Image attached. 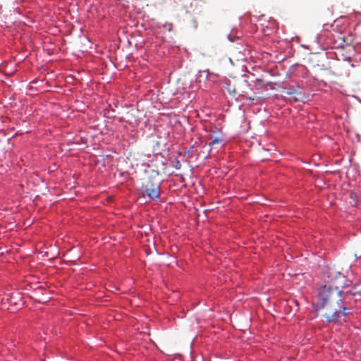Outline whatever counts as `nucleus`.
<instances>
[{"instance_id": "nucleus-1", "label": "nucleus", "mask_w": 361, "mask_h": 361, "mask_svg": "<svg viewBox=\"0 0 361 361\" xmlns=\"http://www.w3.org/2000/svg\"><path fill=\"white\" fill-rule=\"evenodd\" d=\"M355 293L352 290H344L343 288L322 286L318 290L315 310H323V316L328 322H336L341 312L344 316L348 315L351 297Z\"/></svg>"}, {"instance_id": "nucleus-2", "label": "nucleus", "mask_w": 361, "mask_h": 361, "mask_svg": "<svg viewBox=\"0 0 361 361\" xmlns=\"http://www.w3.org/2000/svg\"><path fill=\"white\" fill-rule=\"evenodd\" d=\"M322 279L325 283L324 286L345 288L351 284L342 273L331 267H326L323 269Z\"/></svg>"}, {"instance_id": "nucleus-3", "label": "nucleus", "mask_w": 361, "mask_h": 361, "mask_svg": "<svg viewBox=\"0 0 361 361\" xmlns=\"http://www.w3.org/2000/svg\"><path fill=\"white\" fill-rule=\"evenodd\" d=\"M143 197H148L152 200H155L160 196V182L157 175H147L141 179V185L139 189Z\"/></svg>"}, {"instance_id": "nucleus-4", "label": "nucleus", "mask_w": 361, "mask_h": 361, "mask_svg": "<svg viewBox=\"0 0 361 361\" xmlns=\"http://www.w3.org/2000/svg\"><path fill=\"white\" fill-rule=\"evenodd\" d=\"M331 43L337 45H350L353 42V37L346 32L334 31L331 34Z\"/></svg>"}, {"instance_id": "nucleus-5", "label": "nucleus", "mask_w": 361, "mask_h": 361, "mask_svg": "<svg viewBox=\"0 0 361 361\" xmlns=\"http://www.w3.org/2000/svg\"><path fill=\"white\" fill-rule=\"evenodd\" d=\"M331 43L337 45H350L353 42V37L346 32L334 31L331 34Z\"/></svg>"}, {"instance_id": "nucleus-6", "label": "nucleus", "mask_w": 361, "mask_h": 361, "mask_svg": "<svg viewBox=\"0 0 361 361\" xmlns=\"http://www.w3.org/2000/svg\"><path fill=\"white\" fill-rule=\"evenodd\" d=\"M285 93L290 95L294 102H303L304 96L300 91V88L295 89L293 92H285Z\"/></svg>"}, {"instance_id": "nucleus-7", "label": "nucleus", "mask_w": 361, "mask_h": 361, "mask_svg": "<svg viewBox=\"0 0 361 361\" xmlns=\"http://www.w3.org/2000/svg\"><path fill=\"white\" fill-rule=\"evenodd\" d=\"M228 38L231 42H235L238 44H243L242 33L240 32H232L228 35Z\"/></svg>"}, {"instance_id": "nucleus-8", "label": "nucleus", "mask_w": 361, "mask_h": 361, "mask_svg": "<svg viewBox=\"0 0 361 361\" xmlns=\"http://www.w3.org/2000/svg\"><path fill=\"white\" fill-rule=\"evenodd\" d=\"M209 139L211 140L209 142V147L221 145L224 141L222 135L219 133H217L216 135H210Z\"/></svg>"}, {"instance_id": "nucleus-9", "label": "nucleus", "mask_w": 361, "mask_h": 361, "mask_svg": "<svg viewBox=\"0 0 361 361\" xmlns=\"http://www.w3.org/2000/svg\"><path fill=\"white\" fill-rule=\"evenodd\" d=\"M204 0H191L190 3V8L195 11H202V5L204 4Z\"/></svg>"}, {"instance_id": "nucleus-10", "label": "nucleus", "mask_w": 361, "mask_h": 361, "mask_svg": "<svg viewBox=\"0 0 361 361\" xmlns=\"http://www.w3.org/2000/svg\"><path fill=\"white\" fill-rule=\"evenodd\" d=\"M43 51L44 52H46L48 55H51L54 52V49H51L49 47H43Z\"/></svg>"}, {"instance_id": "nucleus-11", "label": "nucleus", "mask_w": 361, "mask_h": 361, "mask_svg": "<svg viewBox=\"0 0 361 361\" xmlns=\"http://www.w3.org/2000/svg\"><path fill=\"white\" fill-rule=\"evenodd\" d=\"M291 42L293 43V42H295V43H300V39L298 37H295V38H292L291 39Z\"/></svg>"}, {"instance_id": "nucleus-12", "label": "nucleus", "mask_w": 361, "mask_h": 361, "mask_svg": "<svg viewBox=\"0 0 361 361\" xmlns=\"http://www.w3.org/2000/svg\"><path fill=\"white\" fill-rule=\"evenodd\" d=\"M297 88H299V87H294V86H292L289 88H287L286 89V92H293L295 89H297Z\"/></svg>"}, {"instance_id": "nucleus-13", "label": "nucleus", "mask_w": 361, "mask_h": 361, "mask_svg": "<svg viewBox=\"0 0 361 361\" xmlns=\"http://www.w3.org/2000/svg\"><path fill=\"white\" fill-rule=\"evenodd\" d=\"M337 47L338 49H344V48H345V47L341 46V47ZM352 47L353 49H355V48L356 47Z\"/></svg>"}, {"instance_id": "nucleus-14", "label": "nucleus", "mask_w": 361, "mask_h": 361, "mask_svg": "<svg viewBox=\"0 0 361 361\" xmlns=\"http://www.w3.org/2000/svg\"><path fill=\"white\" fill-rule=\"evenodd\" d=\"M10 302L12 303L13 302V297H11L10 298Z\"/></svg>"}]
</instances>
